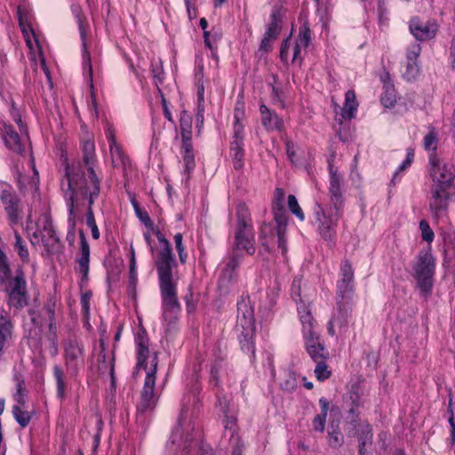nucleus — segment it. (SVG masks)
<instances>
[{
    "mask_svg": "<svg viewBox=\"0 0 455 455\" xmlns=\"http://www.w3.org/2000/svg\"><path fill=\"white\" fill-rule=\"evenodd\" d=\"M326 416L323 414H316L312 420L314 431L323 433L325 429Z\"/></svg>",
    "mask_w": 455,
    "mask_h": 455,
    "instance_id": "e2e57ef3",
    "label": "nucleus"
},
{
    "mask_svg": "<svg viewBox=\"0 0 455 455\" xmlns=\"http://www.w3.org/2000/svg\"><path fill=\"white\" fill-rule=\"evenodd\" d=\"M420 52L421 47L419 44H412L407 52V67L403 77L408 81L416 79L419 73V67L417 60Z\"/></svg>",
    "mask_w": 455,
    "mask_h": 455,
    "instance_id": "6ab92c4d",
    "label": "nucleus"
},
{
    "mask_svg": "<svg viewBox=\"0 0 455 455\" xmlns=\"http://www.w3.org/2000/svg\"><path fill=\"white\" fill-rule=\"evenodd\" d=\"M317 343H323L321 339V335L318 332L310 330L306 337V350L307 351L312 348H315V347H317Z\"/></svg>",
    "mask_w": 455,
    "mask_h": 455,
    "instance_id": "5fc2aeb1",
    "label": "nucleus"
},
{
    "mask_svg": "<svg viewBox=\"0 0 455 455\" xmlns=\"http://www.w3.org/2000/svg\"><path fill=\"white\" fill-rule=\"evenodd\" d=\"M433 185L432 210L443 211L447 207L450 196L455 193V175L451 167L442 164L437 154L429 156Z\"/></svg>",
    "mask_w": 455,
    "mask_h": 455,
    "instance_id": "20e7f679",
    "label": "nucleus"
},
{
    "mask_svg": "<svg viewBox=\"0 0 455 455\" xmlns=\"http://www.w3.org/2000/svg\"><path fill=\"white\" fill-rule=\"evenodd\" d=\"M132 204L133 206L135 215L140 220V221L143 223L148 229H153L155 225L151 220L148 213L140 208L135 198L132 200Z\"/></svg>",
    "mask_w": 455,
    "mask_h": 455,
    "instance_id": "e433bc0d",
    "label": "nucleus"
},
{
    "mask_svg": "<svg viewBox=\"0 0 455 455\" xmlns=\"http://www.w3.org/2000/svg\"><path fill=\"white\" fill-rule=\"evenodd\" d=\"M236 329L256 328L254 309L249 299H242L237 302Z\"/></svg>",
    "mask_w": 455,
    "mask_h": 455,
    "instance_id": "ddd939ff",
    "label": "nucleus"
},
{
    "mask_svg": "<svg viewBox=\"0 0 455 455\" xmlns=\"http://www.w3.org/2000/svg\"><path fill=\"white\" fill-rule=\"evenodd\" d=\"M3 140L5 147L11 151L22 155L25 147L21 143L20 136L12 124H4L3 128Z\"/></svg>",
    "mask_w": 455,
    "mask_h": 455,
    "instance_id": "f3484780",
    "label": "nucleus"
},
{
    "mask_svg": "<svg viewBox=\"0 0 455 455\" xmlns=\"http://www.w3.org/2000/svg\"><path fill=\"white\" fill-rule=\"evenodd\" d=\"M256 328L241 329L239 343L242 351L249 355L251 358L255 357V336Z\"/></svg>",
    "mask_w": 455,
    "mask_h": 455,
    "instance_id": "412c9836",
    "label": "nucleus"
},
{
    "mask_svg": "<svg viewBox=\"0 0 455 455\" xmlns=\"http://www.w3.org/2000/svg\"><path fill=\"white\" fill-rule=\"evenodd\" d=\"M287 222L288 220L283 221H275L276 228L275 232L277 235V246L282 251V254L286 256L288 247H287V239H286V230H287Z\"/></svg>",
    "mask_w": 455,
    "mask_h": 455,
    "instance_id": "cd10ccee",
    "label": "nucleus"
},
{
    "mask_svg": "<svg viewBox=\"0 0 455 455\" xmlns=\"http://www.w3.org/2000/svg\"><path fill=\"white\" fill-rule=\"evenodd\" d=\"M112 162L115 167L121 166L124 171L131 166L129 156L122 150L120 146L112 147L110 150Z\"/></svg>",
    "mask_w": 455,
    "mask_h": 455,
    "instance_id": "bb28decb",
    "label": "nucleus"
},
{
    "mask_svg": "<svg viewBox=\"0 0 455 455\" xmlns=\"http://www.w3.org/2000/svg\"><path fill=\"white\" fill-rule=\"evenodd\" d=\"M244 116V102L242 100H238L235 104L234 109V131H236L237 126H239L240 131H243V125L242 124V119Z\"/></svg>",
    "mask_w": 455,
    "mask_h": 455,
    "instance_id": "79ce46f5",
    "label": "nucleus"
},
{
    "mask_svg": "<svg viewBox=\"0 0 455 455\" xmlns=\"http://www.w3.org/2000/svg\"><path fill=\"white\" fill-rule=\"evenodd\" d=\"M409 28L418 41L427 39V25L424 26L419 17H413L410 20Z\"/></svg>",
    "mask_w": 455,
    "mask_h": 455,
    "instance_id": "c85d7f7f",
    "label": "nucleus"
},
{
    "mask_svg": "<svg viewBox=\"0 0 455 455\" xmlns=\"http://www.w3.org/2000/svg\"><path fill=\"white\" fill-rule=\"evenodd\" d=\"M156 406V403L150 401H145L140 398L139 403L137 404V413L140 415H144L147 412L152 411Z\"/></svg>",
    "mask_w": 455,
    "mask_h": 455,
    "instance_id": "69168bd1",
    "label": "nucleus"
},
{
    "mask_svg": "<svg viewBox=\"0 0 455 455\" xmlns=\"http://www.w3.org/2000/svg\"><path fill=\"white\" fill-rule=\"evenodd\" d=\"M182 241H183L182 234L181 233H177L174 235L175 247H176V250L178 251L179 259H180V263L181 264H185L186 260H187V258H188V254L185 251V247L183 245Z\"/></svg>",
    "mask_w": 455,
    "mask_h": 455,
    "instance_id": "864d4df0",
    "label": "nucleus"
},
{
    "mask_svg": "<svg viewBox=\"0 0 455 455\" xmlns=\"http://www.w3.org/2000/svg\"><path fill=\"white\" fill-rule=\"evenodd\" d=\"M71 12L72 14L76 19V22L78 24L80 37L83 42V62H84V68L88 72L89 76V81L90 84L92 87V60H91V54L90 52L87 50L86 46V28H87V20L86 17L84 14V12L82 10V7L78 4H73L71 5Z\"/></svg>",
    "mask_w": 455,
    "mask_h": 455,
    "instance_id": "6e6552de",
    "label": "nucleus"
},
{
    "mask_svg": "<svg viewBox=\"0 0 455 455\" xmlns=\"http://www.w3.org/2000/svg\"><path fill=\"white\" fill-rule=\"evenodd\" d=\"M328 444L332 449H339L344 443V436L338 424L331 422L327 430Z\"/></svg>",
    "mask_w": 455,
    "mask_h": 455,
    "instance_id": "393cba45",
    "label": "nucleus"
},
{
    "mask_svg": "<svg viewBox=\"0 0 455 455\" xmlns=\"http://www.w3.org/2000/svg\"><path fill=\"white\" fill-rule=\"evenodd\" d=\"M414 154H415L414 148H407L406 157L403 160V162L399 165L397 170L395 172L393 178L390 181V184L395 185V180L396 177L398 176L399 172H402L411 166V164H412V162L414 160Z\"/></svg>",
    "mask_w": 455,
    "mask_h": 455,
    "instance_id": "37998d69",
    "label": "nucleus"
},
{
    "mask_svg": "<svg viewBox=\"0 0 455 455\" xmlns=\"http://www.w3.org/2000/svg\"><path fill=\"white\" fill-rule=\"evenodd\" d=\"M0 198L4 206L19 200L17 196L12 192V188L10 186L9 189L2 190Z\"/></svg>",
    "mask_w": 455,
    "mask_h": 455,
    "instance_id": "0e129e2a",
    "label": "nucleus"
},
{
    "mask_svg": "<svg viewBox=\"0 0 455 455\" xmlns=\"http://www.w3.org/2000/svg\"><path fill=\"white\" fill-rule=\"evenodd\" d=\"M175 256L158 254L156 267L158 275L164 315L177 313L181 309L178 299L177 282L173 279L172 269L177 267Z\"/></svg>",
    "mask_w": 455,
    "mask_h": 455,
    "instance_id": "7ed1b4c3",
    "label": "nucleus"
},
{
    "mask_svg": "<svg viewBox=\"0 0 455 455\" xmlns=\"http://www.w3.org/2000/svg\"><path fill=\"white\" fill-rule=\"evenodd\" d=\"M235 217L234 243L229 254L236 255L243 259V255L240 251H244L249 255H253L256 251L251 212L245 203L238 204Z\"/></svg>",
    "mask_w": 455,
    "mask_h": 455,
    "instance_id": "423d86ee",
    "label": "nucleus"
},
{
    "mask_svg": "<svg viewBox=\"0 0 455 455\" xmlns=\"http://www.w3.org/2000/svg\"><path fill=\"white\" fill-rule=\"evenodd\" d=\"M192 116L187 111L182 110L180 114V127L181 136H192Z\"/></svg>",
    "mask_w": 455,
    "mask_h": 455,
    "instance_id": "c9c22d12",
    "label": "nucleus"
},
{
    "mask_svg": "<svg viewBox=\"0 0 455 455\" xmlns=\"http://www.w3.org/2000/svg\"><path fill=\"white\" fill-rule=\"evenodd\" d=\"M216 408L223 414L229 413V402L225 395H218Z\"/></svg>",
    "mask_w": 455,
    "mask_h": 455,
    "instance_id": "338daca9",
    "label": "nucleus"
},
{
    "mask_svg": "<svg viewBox=\"0 0 455 455\" xmlns=\"http://www.w3.org/2000/svg\"><path fill=\"white\" fill-rule=\"evenodd\" d=\"M334 157L335 155L332 154L328 159V170L330 173L329 194L332 207H331L328 212H325L322 205L316 203V209L315 210V219L319 222L318 233L320 236L330 244H335L336 243V227L343 214L344 209V197L341 190L343 176L333 165L332 162Z\"/></svg>",
    "mask_w": 455,
    "mask_h": 455,
    "instance_id": "f03ea898",
    "label": "nucleus"
},
{
    "mask_svg": "<svg viewBox=\"0 0 455 455\" xmlns=\"http://www.w3.org/2000/svg\"><path fill=\"white\" fill-rule=\"evenodd\" d=\"M259 112L261 115V124L267 131L282 132L283 130V120L275 111L270 110L265 104H261L259 106Z\"/></svg>",
    "mask_w": 455,
    "mask_h": 455,
    "instance_id": "dca6fc26",
    "label": "nucleus"
},
{
    "mask_svg": "<svg viewBox=\"0 0 455 455\" xmlns=\"http://www.w3.org/2000/svg\"><path fill=\"white\" fill-rule=\"evenodd\" d=\"M288 207L291 213H293L300 220H304V213L299 205L298 200L294 195L288 196Z\"/></svg>",
    "mask_w": 455,
    "mask_h": 455,
    "instance_id": "603ef678",
    "label": "nucleus"
},
{
    "mask_svg": "<svg viewBox=\"0 0 455 455\" xmlns=\"http://www.w3.org/2000/svg\"><path fill=\"white\" fill-rule=\"evenodd\" d=\"M92 297V291L91 290L86 291L81 296L82 313L86 318L90 315V300Z\"/></svg>",
    "mask_w": 455,
    "mask_h": 455,
    "instance_id": "680f3d73",
    "label": "nucleus"
},
{
    "mask_svg": "<svg viewBox=\"0 0 455 455\" xmlns=\"http://www.w3.org/2000/svg\"><path fill=\"white\" fill-rule=\"evenodd\" d=\"M13 328L11 317L4 311L0 315V347H4L6 341L12 338Z\"/></svg>",
    "mask_w": 455,
    "mask_h": 455,
    "instance_id": "5701e85b",
    "label": "nucleus"
},
{
    "mask_svg": "<svg viewBox=\"0 0 455 455\" xmlns=\"http://www.w3.org/2000/svg\"><path fill=\"white\" fill-rule=\"evenodd\" d=\"M316 366L315 368V374L316 379L319 381H324L328 379L331 375V371L328 370V365L326 363V360L315 362Z\"/></svg>",
    "mask_w": 455,
    "mask_h": 455,
    "instance_id": "a18cd8bd",
    "label": "nucleus"
},
{
    "mask_svg": "<svg viewBox=\"0 0 455 455\" xmlns=\"http://www.w3.org/2000/svg\"><path fill=\"white\" fill-rule=\"evenodd\" d=\"M234 131L232 141L230 142V156L232 158L233 166L235 170H242L244 166V137L243 131Z\"/></svg>",
    "mask_w": 455,
    "mask_h": 455,
    "instance_id": "9b49d317",
    "label": "nucleus"
},
{
    "mask_svg": "<svg viewBox=\"0 0 455 455\" xmlns=\"http://www.w3.org/2000/svg\"><path fill=\"white\" fill-rule=\"evenodd\" d=\"M347 395H348L349 406H355V407L363 406L358 385H353Z\"/></svg>",
    "mask_w": 455,
    "mask_h": 455,
    "instance_id": "4d7b16f0",
    "label": "nucleus"
},
{
    "mask_svg": "<svg viewBox=\"0 0 455 455\" xmlns=\"http://www.w3.org/2000/svg\"><path fill=\"white\" fill-rule=\"evenodd\" d=\"M284 191L283 188H277L275 190L274 202L272 204V212L275 221L288 220V215L283 205Z\"/></svg>",
    "mask_w": 455,
    "mask_h": 455,
    "instance_id": "4be33fe9",
    "label": "nucleus"
},
{
    "mask_svg": "<svg viewBox=\"0 0 455 455\" xmlns=\"http://www.w3.org/2000/svg\"><path fill=\"white\" fill-rule=\"evenodd\" d=\"M14 379L17 381L16 393L14 394V400L17 402V405L25 406L27 390L25 388V380L21 375L15 374Z\"/></svg>",
    "mask_w": 455,
    "mask_h": 455,
    "instance_id": "72a5a7b5",
    "label": "nucleus"
},
{
    "mask_svg": "<svg viewBox=\"0 0 455 455\" xmlns=\"http://www.w3.org/2000/svg\"><path fill=\"white\" fill-rule=\"evenodd\" d=\"M301 280L300 276H295L291 285V296L297 304L302 302L300 293Z\"/></svg>",
    "mask_w": 455,
    "mask_h": 455,
    "instance_id": "6e6d98bb",
    "label": "nucleus"
},
{
    "mask_svg": "<svg viewBox=\"0 0 455 455\" xmlns=\"http://www.w3.org/2000/svg\"><path fill=\"white\" fill-rule=\"evenodd\" d=\"M241 261L242 259L236 255L228 254V260L218 279L217 289L221 296L228 295L231 288L237 283Z\"/></svg>",
    "mask_w": 455,
    "mask_h": 455,
    "instance_id": "0eeeda50",
    "label": "nucleus"
},
{
    "mask_svg": "<svg viewBox=\"0 0 455 455\" xmlns=\"http://www.w3.org/2000/svg\"><path fill=\"white\" fill-rule=\"evenodd\" d=\"M82 153H83V161L76 160V161H73L72 163L80 162L84 168V172L85 173V171H87L86 177H91V172H95L94 163H95L96 159H95L94 143L91 140L84 141L83 143V147H82Z\"/></svg>",
    "mask_w": 455,
    "mask_h": 455,
    "instance_id": "aec40b11",
    "label": "nucleus"
},
{
    "mask_svg": "<svg viewBox=\"0 0 455 455\" xmlns=\"http://www.w3.org/2000/svg\"><path fill=\"white\" fill-rule=\"evenodd\" d=\"M53 375L57 384V396L60 400H63L66 390L65 373L60 365H54Z\"/></svg>",
    "mask_w": 455,
    "mask_h": 455,
    "instance_id": "473e14b6",
    "label": "nucleus"
},
{
    "mask_svg": "<svg viewBox=\"0 0 455 455\" xmlns=\"http://www.w3.org/2000/svg\"><path fill=\"white\" fill-rule=\"evenodd\" d=\"M439 141L440 134L438 130L435 127H428V152H432L430 155L436 154Z\"/></svg>",
    "mask_w": 455,
    "mask_h": 455,
    "instance_id": "c03bdc74",
    "label": "nucleus"
},
{
    "mask_svg": "<svg viewBox=\"0 0 455 455\" xmlns=\"http://www.w3.org/2000/svg\"><path fill=\"white\" fill-rule=\"evenodd\" d=\"M383 93L380 96V102L385 108H392L396 102V93L393 84H385Z\"/></svg>",
    "mask_w": 455,
    "mask_h": 455,
    "instance_id": "2f4dec72",
    "label": "nucleus"
},
{
    "mask_svg": "<svg viewBox=\"0 0 455 455\" xmlns=\"http://www.w3.org/2000/svg\"><path fill=\"white\" fill-rule=\"evenodd\" d=\"M363 420L361 419L360 417L357 419L348 418L347 419V434L348 437H355L356 435V431L362 427Z\"/></svg>",
    "mask_w": 455,
    "mask_h": 455,
    "instance_id": "09e8293b",
    "label": "nucleus"
},
{
    "mask_svg": "<svg viewBox=\"0 0 455 455\" xmlns=\"http://www.w3.org/2000/svg\"><path fill=\"white\" fill-rule=\"evenodd\" d=\"M136 343V370L141 369L149 371L148 360L149 358V339L146 329L141 325L139 328L138 333L135 336Z\"/></svg>",
    "mask_w": 455,
    "mask_h": 455,
    "instance_id": "9d476101",
    "label": "nucleus"
},
{
    "mask_svg": "<svg viewBox=\"0 0 455 455\" xmlns=\"http://www.w3.org/2000/svg\"><path fill=\"white\" fill-rule=\"evenodd\" d=\"M70 211L68 212V230L67 233L66 240L69 246H73L76 240V213H73V204L70 202Z\"/></svg>",
    "mask_w": 455,
    "mask_h": 455,
    "instance_id": "58836bf2",
    "label": "nucleus"
},
{
    "mask_svg": "<svg viewBox=\"0 0 455 455\" xmlns=\"http://www.w3.org/2000/svg\"><path fill=\"white\" fill-rule=\"evenodd\" d=\"M85 219H86V225L92 230V238L95 240L99 239L100 234L98 226L96 224L95 216H94V212H93L92 209H90V211H86Z\"/></svg>",
    "mask_w": 455,
    "mask_h": 455,
    "instance_id": "3c124183",
    "label": "nucleus"
},
{
    "mask_svg": "<svg viewBox=\"0 0 455 455\" xmlns=\"http://www.w3.org/2000/svg\"><path fill=\"white\" fill-rule=\"evenodd\" d=\"M358 439V443L368 444V446H371L373 443V433L372 427L368 422V420L364 419L362 425V427L359 431H356V435Z\"/></svg>",
    "mask_w": 455,
    "mask_h": 455,
    "instance_id": "7c9ffc66",
    "label": "nucleus"
},
{
    "mask_svg": "<svg viewBox=\"0 0 455 455\" xmlns=\"http://www.w3.org/2000/svg\"><path fill=\"white\" fill-rule=\"evenodd\" d=\"M358 107V102L354 91L349 90L345 94V102L341 116L345 119H352Z\"/></svg>",
    "mask_w": 455,
    "mask_h": 455,
    "instance_id": "b1692460",
    "label": "nucleus"
},
{
    "mask_svg": "<svg viewBox=\"0 0 455 455\" xmlns=\"http://www.w3.org/2000/svg\"><path fill=\"white\" fill-rule=\"evenodd\" d=\"M19 202H20V200L4 206V210L7 213L8 219L12 224H17L19 221V216H18Z\"/></svg>",
    "mask_w": 455,
    "mask_h": 455,
    "instance_id": "052dcab7",
    "label": "nucleus"
},
{
    "mask_svg": "<svg viewBox=\"0 0 455 455\" xmlns=\"http://www.w3.org/2000/svg\"><path fill=\"white\" fill-rule=\"evenodd\" d=\"M20 405H13L12 406V415L17 421V423L21 427H26L30 423L32 419V414L28 411H24Z\"/></svg>",
    "mask_w": 455,
    "mask_h": 455,
    "instance_id": "f704fd0d",
    "label": "nucleus"
},
{
    "mask_svg": "<svg viewBox=\"0 0 455 455\" xmlns=\"http://www.w3.org/2000/svg\"><path fill=\"white\" fill-rule=\"evenodd\" d=\"M280 33V31L267 26L260 41L259 52L265 53L271 52L273 49L272 44L278 38Z\"/></svg>",
    "mask_w": 455,
    "mask_h": 455,
    "instance_id": "a878e982",
    "label": "nucleus"
},
{
    "mask_svg": "<svg viewBox=\"0 0 455 455\" xmlns=\"http://www.w3.org/2000/svg\"><path fill=\"white\" fill-rule=\"evenodd\" d=\"M284 15L285 12L283 10L282 6L274 5L267 26L281 32L283 28Z\"/></svg>",
    "mask_w": 455,
    "mask_h": 455,
    "instance_id": "c756f323",
    "label": "nucleus"
},
{
    "mask_svg": "<svg viewBox=\"0 0 455 455\" xmlns=\"http://www.w3.org/2000/svg\"><path fill=\"white\" fill-rule=\"evenodd\" d=\"M158 366V353L155 352L150 360V369L147 371V376L144 382V387L140 394V398L145 401L156 403L155 397V385L156 374Z\"/></svg>",
    "mask_w": 455,
    "mask_h": 455,
    "instance_id": "4468645a",
    "label": "nucleus"
},
{
    "mask_svg": "<svg viewBox=\"0 0 455 455\" xmlns=\"http://www.w3.org/2000/svg\"><path fill=\"white\" fill-rule=\"evenodd\" d=\"M84 345L76 339H68L64 342V356L68 367L76 368L78 359L84 358Z\"/></svg>",
    "mask_w": 455,
    "mask_h": 455,
    "instance_id": "2eb2a0df",
    "label": "nucleus"
},
{
    "mask_svg": "<svg viewBox=\"0 0 455 455\" xmlns=\"http://www.w3.org/2000/svg\"><path fill=\"white\" fill-rule=\"evenodd\" d=\"M296 43L300 44L304 48L308 47L311 43V30L307 22H305L300 28L299 31V36L297 37Z\"/></svg>",
    "mask_w": 455,
    "mask_h": 455,
    "instance_id": "a19ab883",
    "label": "nucleus"
},
{
    "mask_svg": "<svg viewBox=\"0 0 455 455\" xmlns=\"http://www.w3.org/2000/svg\"><path fill=\"white\" fill-rule=\"evenodd\" d=\"M307 352L315 363L327 360L330 357V353L324 343H317V347H315V348H312Z\"/></svg>",
    "mask_w": 455,
    "mask_h": 455,
    "instance_id": "4c0bfd02",
    "label": "nucleus"
},
{
    "mask_svg": "<svg viewBox=\"0 0 455 455\" xmlns=\"http://www.w3.org/2000/svg\"><path fill=\"white\" fill-rule=\"evenodd\" d=\"M223 424L226 431H229L230 433V440H235V437L238 436L236 433V418L233 415H229L228 413H225Z\"/></svg>",
    "mask_w": 455,
    "mask_h": 455,
    "instance_id": "49530a36",
    "label": "nucleus"
},
{
    "mask_svg": "<svg viewBox=\"0 0 455 455\" xmlns=\"http://www.w3.org/2000/svg\"><path fill=\"white\" fill-rule=\"evenodd\" d=\"M341 278L337 282L335 320L340 328L347 327L353 312L355 294L354 269L348 259L341 265Z\"/></svg>",
    "mask_w": 455,
    "mask_h": 455,
    "instance_id": "39448f33",
    "label": "nucleus"
},
{
    "mask_svg": "<svg viewBox=\"0 0 455 455\" xmlns=\"http://www.w3.org/2000/svg\"><path fill=\"white\" fill-rule=\"evenodd\" d=\"M181 154L184 162V173L187 179H190V174L196 167L195 154L192 143V136H181Z\"/></svg>",
    "mask_w": 455,
    "mask_h": 455,
    "instance_id": "a211bd4d",
    "label": "nucleus"
},
{
    "mask_svg": "<svg viewBox=\"0 0 455 455\" xmlns=\"http://www.w3.org/2000/svg\"><path fill=\"white\" fill-rule=\"evenodd\" d=\"M14 235H15L14 248L17 251L18 255L20 256V258L21 259V260L24 263H28L29 252H28V248L23 244V240H22L21 235L18 232H15Z\"/></svg>",
    "mask_w": 455,
    "mask_h": 455,
    "instance_id": "ea45409f",
    "label": "nucleus"
},
{
    "mask_svg": "<svg viewBox=\"0 0 455 455\" xmlns=\"http://www.w3.org/2000/svg\"><path fill=\"white\" fill-rule=\"evenodd\" d=\"M412 276L416 280L420 296L427 299V251L425 249L420 251L417 262L413 266Z\"/></svg>",
    "mask_w": 455,
    "mask_h": 455,
    "instance_id": "f8f14e48",
    "label": "nucleus"
},
{
    "mask_svg": "<svg viewBox=\"0 0 455 455\" xmlns=\"http://www.w3.org/2000/svg\"><path fill=\"white\" fill-rule=\"evenodd\" d=\"M55 307L56 300L53 297H50L44 307L48 314L49 322L55 320Z\"/></svg>",
    "mask_w": 455,
    "mask_h": 455,
    "instance_id": "774afa93",
    "label": "nucleus"
},
{
    "mask_svg": "<svg viewBox=\"0 0 455 455\" xmlns=\"http://www.w3.org/2000/svg\"><path fill=\"white\" fill-rule=\"evenodd\" d=\"M80 238V257L76 259L78 267H76V272L81 275L79 286L83 289L89 280L90 269V245L83 229L79 230Z\"/></svg>",
    "mask_w": 455,
    "mask_h": 455,
    "instance_id": "1a4fd4ad",
    "label": "nucleus"
},
{
    "mask_svg": "<svg viewBox=\"0 0 455 455\" xmlns=\"http://www.w3.org/2000/svg\"><path fill=\"white\" fill-rule=\"evenodd\" d=\"M222 367V359L217 358L213 362L210 371V383L218 387L220 382V371Z\"/></svg>",
    "mask_w": 455,
    "mask_h": 455,
    "instance_id": "de8ad7c7",
    "label": "nucleus"
},
{
    "mask_svg": "<svg viewBox=\"0 0 455 455\" xmlns=\"http://www.w3.org/2000/svg\"><path fill=\"white\" fill-rule=\"evenodd\" d=\"M291 34H290L286 38H284L281 44L280 47V60L284 65H288V52L291 46Z\"/></svg>",
    "mask_w": 455,
    "mask_h": 455,
    "instance_id": "13d9d810",
    "label": "nucleus"
},
{
    "mask_svg": "<svg viewBox=\"0 0 455 455\" xmlns=\"http://www.w3.org/2000/svg\"><path fill=\"white\" fill-rule=\"evenodd\" d=\"M283 390L287 392H292L297 387V379L294 372L289 371L286 375V379L281 383Z\"/></svg>",
    "mask_w": 455,
    "mask_h": 455,
    "instance_id": "bf43d9fd",
    "label": "nucleus"
},
{
    "mask_svg": "<svg viewBox=\"0 0 455 455\" xmlns=\"http://www.w3.org/2000/svg\"><path fill=\"white\" fill-rule=\"evenodd\" d=\"M150 71L154 78V82L156 87H158V84H162L164 80V72L162 62L159 61L157 63H152Z\"/></svg>",
    "mask_w": 455,
    "mask_h": 455,
    "instance_id": "8fccbe9b",
    "label": "nucleus"
},
{
    "mask_svg": "<svg viewBox=\"0 0 455 455\" xmlns=\"http://www.w3.org/2000/svg\"><path fill=\"white\" fill-rule=\"evenodd\" d=\"M64 175L60 180V189L70 211V202L73 204V213L76 208L84 205L87 201V211L92 209L95 200L100 193V180L96 172H91V177H86L80 162L69 163L67 156L63 160Z\"/></svg>",
    "mask_w": 455,
    "mask_h": 455,
    "instance_id": "f257e3e1",
    "label": "nucleus"
}]
</instances>
